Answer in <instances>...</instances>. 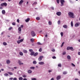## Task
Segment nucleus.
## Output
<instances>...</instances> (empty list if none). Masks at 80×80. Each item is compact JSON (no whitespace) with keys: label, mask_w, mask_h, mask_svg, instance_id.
Wrapping results in <instances>:
<instances>
[{"label":"nucleus","mask_w":80,"mask_h":80,"mask_svg":"<svg viewBox=\"0 0 80 80\" xmlns=\"http://www.w3.org/2000/svg\"><path fill=\"white\" fill-rule=\"evenodd\" d=\"M68 15L71 18H75V17H74V14L72 12H69Z\"/></svg>","instance_id":"obj_1"},{"label":"nucleus","mask_w":80,"mask_h":80,"mask_svg":"<svg viewBox=\"0 0 80 80\" xmlns=\"http://www.w3.org/2000/svg\"><path fill=\"white\" fill-rule=\"evenodd\" d=\"M60 2H61V6L62 7L64 5V3H65V1L64 0H60Z\"/></svg>","instance_id":"obj_2"},{"label":"nucleus","mask_w":80,"mask_h":80,"mask_svg":"<svg viewBox=\"0 0 80 80\" xmlns=\"http://www.w3.org/2000/svg\"><path fill=\"white\" fill-rule=\"evenodd\" d=\"M1 6H2V7H3V6L7 7V3L6 2L2 3L1 4Z\"/></svg>","instance_id":"obj_3"},{"label":"nucleus","mask_w":80,"mask_h":80,"mask_svg":"<svg viewBox=\"0 0 80 80\" xmlns=\"http://www.w3.org/2000/svg\"><path fill=\"white\" fill-rule=\"evenodd\" d=\"M31 34L32 37H35L36 36V34H35V32H34L33 31L31 32Z\"/></svg>","instance_id":"obj_4"},{"label":"nucleus","mask_w":80,"mask_h":80,"mask_svg":"<svg viewBox=\"0 0 80 80\" xmlns=\"http://www.w3.org/2000/svg\"><path fill=\"white\" fill-rule=\"evenodd\" d=\"M43 57H44L43 56H40L39 58H38V60L39 61H42V58H43Z\"/></svg>","instance_id":"obj_5"},{"label":"nucleus","mask_w":80,"mask_h":80,"mask_svg":"<svg viewBox=\"0 0 80 80\" xmlns=\"http://www.w3.org/2000/svg\"><path fill=\"white\" fill-rule=\"evenodd\" d=\"M73 47H68L67 48V50H73Z\"/></svg>","instance_id":"obj_6"},{"label":"nucleus","mask_w":80,"mask_h":80,"mask_svg":"<svg viewBox=\"0 0 80 80\" xmlns=\"http://www.w3.org/2000/svg\"><path fill=\"white\" fill-rule=\"evenodd\" d=\"M18 63L19 65H23V63L21 62V61H20V60H18Z\"/></svg>","instance_id":"obj_7"},{"label":"nucleus","mask_w":80,"mask_h":80,"mask_svg":"<svg viewBox=\"0 0 80 80\" xmlns=\"http://www.w3.org/2000/svg\"><path fill=\"white\" fill-rule=\"evenodd\" d=\"M56 15H58V16H60V15H61V12H57L56 13Z\"/></svg>","instance_id":"obj_8"},{"label":"nucleus","mask_w":80,"mask_h":80,"mask_svg":"<svg viewBox=\"0 0 80 80\" xmlns=\"http://www.w3.org/2000/svg\"><path fill=\"white\" fill-rule=\"evenodd\" d=\"M60 78H61V76H58L56 78L57 80H60Z\"/></svg>","instance_id":"obj_9"},{"label":"nucleus","mask_w":80,"mask_h":80,"mask_svg":"<svg viewBox=\"0 0 80 80\" xmlns=\"http://www.w3.org/2000/svg\"><path fill=\"white\" fill-rule=\"evenodd\" d=\"M18 75H22V72L21 71H19L18 72Z\"/></svg>","instance_id":"obj_10"},{"label":"nucleus","mask_w":80,"mask_h":80,"mask_svg":"<svg viewBox=\"0 0 80 80\" xmlns=\"http://www.w3.org/2000/svg\"><path fill=\"white\" fill-rule=\"evenodd\" d=\"M38 63L39 65H44V64H45V63H44V62H39Z\"/></svg>","instance_id":"obj_11"},{"label":"nucleus","mask_w":80,"mask_h":80,"mask_svg":"<svg viewBox=\"0 0 80 80\" xmlns=\"http://www.w3.org/2000/svg\"><path fill=\"white\" fill-rule=\"evenodd\" d=\"M67 58L69 60L71 59V57L70 56V55H68L67 56Z\"/></svg>","instance_id":"obj_12"},{"label":"nucleus","mask_w":80,"mask_h":80,"mask_svg":"<svg viewBox=\"0 0 80 80\" xmlns=\"http://www.w3.org/2000/svg\"><path fill=\"white\" fill-rule=\"evenodd\" d=\"M7 64H9L10 63V61L9 60H7L6 61Z\"/></svg>","instance_id":"obj_13"},{"label":"nucleus","mask_w":80,"mask_h":80,"mask_svg":"<svg viewBox=\"0 0 80 80\" xmlns=\"http://www.w3.org/2000/svg\"><path fill=\"white\" fill-rule=\"evenodd\" d=\"M23 2V0H21L19 2V4L20 5H21V4H22V3Z\"/></svg>","instance_id":"obj_14"},{"label":"nucleus","mask_w":80,"mask_h":80,"mask_svg":"<svg viewBox=\"0 0 80 80\" xmlns=\"http://www.w3.org/2000/svg\"><path fill=\"white\" fill-rule=\"evenodd\" d=\"M38 52H36L35 54H34L33 56L34 57H36L37 55H38Z\"/></svg>","instance_id":"obj_15"},{"label":"nucleus","mask_w":80,"mask_h":80,"mask_svg":"<svg viewBox=\"0 0 80 80\" xmlns=\"http://www.w3.org/2000/svg\"><path fill=\"white\" fill-rule=\"evenodd\" d=\"M2 13L3 15L5 13V10H2Z\"/></svg>","instance_id":"obj_16"},{"label":"nucleus","mask_w":80,"mask_h":80,"mask_svg":"<svg viewBox=\"0 0 80 80\" xmlns=\"http://www.w3.org/2000/svg\"><path fill=\"white\" fill-rule=\"evenodd\" d=\"M28 73H32V71L31 70H28Z\"/></svg>","instance_id":"obj_17"},{"label":"nucleus","mask_w":80,"mask_h":80,"mask_svg":"<svg viewBox=\"0 0 80 80\" xmlns=\"http://www.w3.org/2000/svg\"><path fill=\"white\" fill-rule=\"evenodd\" d=\"M29 21H30L29 18H28L27 19L25 20V22H28Z\"/></svg>","instance_id":"obj_18"},{"label":"nucleus","mask_w":80,"mask_h":80,"mask_svg":"<svg viewBox=\"0 0 80 80\" xmlns=\"http://www.w3.org/2000/svg\"><path fill=\"white\" fill-rule=\"evenodd\" d=\"M63 27L64 28H67V27H68V26L67 25H64L63 26Z\"/></svg>","instance_id":"obj_19"},{"label":"nucleus","mask_w":80,"mask_h":80,"mask_svg":"<svg viewBox=\"0 0 80 80\" xmlns=\"http://www.w3.org/2000/svg\"><path fill=\"white\" fill-rule=\"evenodd\" d=\"M34 53H35V52H32L31 53L30 55H34Z\"/></svg>","instance_id":"obj_20"},{"label":"nucleus","mask_w":80,"mask_h":80,"mask_svg":"<svg viewBox=\"0 0 80 80\" xmlns=\"http://www.w3.org/2000/svg\"><path fill=\"white\" fill-rule=\"evenodd\" d=\"M71 27H73V22L72 21L71 23Z\"/></svg>","instance_id":"obj_21"},{"label":"nucleus","mask_w":80,"mask_h":80,"mask_svg":"<svg viewBox=\"0 0 80 80\" xmlns=\"http://www.w3.org/2000/svg\"><path fill=\"white\" fill-rule=\"evenodd\" d=\"M19 55H20L21 56H22V55H23V54L22 52H19Z\"/></svg>","instance_id":"obj_22"},{"label":"nucleus","mask_w":80,"mask_h":80,"mask_svg":"<svg viewBox=\"0 0 80 80\" xmlns=\"http://www.w3.org/2000/svg\"><path fill=\"white\" fill-rule=\"evenodd\" d=\"M18 30L19 31V32H21L22 31V29H21V28H18Z\"/></svg>","instance_id":"obj_23"},{"label":"nucleus","mask_w":80,"mask_h":80,"mask_svg":"<svg viewBox=\"0 0 80 80\" xmlns=\"http://www.w3.org/2000/svg\"><path fill=\"white\" fill-rule=\"evenodd\" d=\"M79 25L78 24V23H76L75 25V26L76 27H78V26Z\"/></svg>","instance_id":"obj_24"},{"label":"nucleus","mask_w":80,"mask_h":80,"mask_svg":"<svg viewBox=\"0 0 80 80\" xmlns=\"http://www.w3.org/2000/svg\"><path fill=\"white\" fill-rule=\"evenodd\" d=\"M63 73L64 75H66V74H67V72L66 71H64L63 72Z\"/></svg>","instance_id":"obj_25"},{"label":"nucleus","mask_w":80,"mask_h":80,"mask_svg":"<svg viewBox=\"0 0 80 80\" xmlns=\"http://www.w3.org/2000/svg\"><path fill=\"white\" fill-rule=\"evenodd\" d=\"M23 52H24V53H27L28 51H27L25 50H23Z\"/></svg>","instance_id":"obj_26"},{"label":"nucleus","mask_w":80,"mask_h":80,"mask_svg":"<svg viewBox=\"0 0 80 80\" xmlns=\"http://www.w3.org/2000/svg\"><path fill=\"white\" fill-rule=\"evenodd\" d=\"M8 73L9 75H13V74L11 72H8Z\"/></svg>","instance_id":"obj_27"},{"label":"nucleus","mask_w":80,"mask_h":80,"mask_svg":"<svg viewBox=\"0 0 80 80\" xmlns=\"http://www.w3.org/2000/svg\"><path fill=\"white\" fill-rule=\"evenodd\" d=\"M19 80H23V78L22 77H19Z\"/></svg>","instance_id":"obj_28"},{"label":"nucleus","mask_w":80,"mask_h":80,"mask_svg":"<svg viewBox=\"0 0 80 80\" xmlns=\"http://www.w3.org/2000/svg\"><path fill=\"white\" fill-rule=\"evenodd\" d=\"M33 64H37V61H34L33 62Z\"/></svg>","instance_id":"obj_29"},{"label":"nucleus","mask_w":80,"mask_h":80,"mask_svg":"<svg viewBox=\"0 0 80 80\" xmlns=\"http://www.w3.org/2000/svg\"><path fill=\"white\" fill-rule=\"evenodd\" d=\"M4 75L5 77H7L8 76V73H5V74H4Z\"/></svg>","instance_id":"obj_30"},{"label":"nucleus","mask_w":80,"mask_h":80,"mask_svg":"<svg viewBox=\"0 0 80 80\" xmlns=\"http://www.w3.org/2000/svg\"><path fill=\"white\" fill-rule=\"evenodd\" d=\"M3 45H7V43L5 42H3Z\"/></svg>","instance_id":"obj_31"},{"label":"nucleus","mask_w":80,"mask_h":80,"mask_svg":"<svg viewBox=\"0 0 80 80\" xmlns=\"http://www.w3.org/2000/svg\"><path fill=\"white\" fill-rule=\"evenodd\" d=\"M33 41H34V39H33V38H32L31 39V42H33Z\"/></svg>","instance_id":"obj_32"},{"label":"nucleus","mask_w":80,"mask_h":80,"mask_svg":"<svg viewBox=\"0 0 80 80\" xmlns=\"http://www.w3.org/2000/svg\"><path fill=\"white\" fill-rule=\"evenodd\" d=\"M64 43H65V42H63L62 43V45L61 46V47H62L63 46V44H64Z\"/></svg>","instance_id":"obj_33"},{"label":"nucleus","mask_w":80,"mask_h":80,"mask_svg":"<svg viewBox=\"0 0 80 80\" xmlns=\"http://www.w3.org/2000/svg\"><path fill=\"white\" fill-rule=\"evenodd\" d=\"M58 66L59 67H62V65L61 64H59L58 65Z\"/></svg>","instance_id":"obj_34"},{"label":"nucleus","mask_w":80,"mask_h":80,"mask_svg":"<svg viewBox=\"0 0 80 80\" xmlns=\"http://www.w3.org/2000/svg\"><path fill=\"white\" fill-rule=\"evenodd\" d=\"M48 24L50 25H52V22L50 21H49L48 22Z\"/></svg>","instance_id":"obj_35"},{"label":"nucleus","mask_w":80,"mask_h":80,"mask_svg":"<svg viewBox=\"0 0 80 80\" xmlns=\"http://www.w3.org/2000/svg\"><path fill=\"white\" fill-rule=\"evenodd\" d=\"M30 68L31 69H35V68L34 67H31Z\"/></svg>","instance_id":"obj_36"},{"label":"nucleus","mask_w":80,"mask_h":80,"mask_svg":"<svg viewBox=\"0 0 80 80\" xmlns=\"http://www.w3.org/2000/svg\"><path fill=\"white\" fill-rule=\"evenodd\" d=\"M66 54V52H64L62 53V55H64Z\"/></svg>","instance_id":"obj_37"},{"label":"nucleus","mask_w":80,"mask_h":80,"mask_svg":"<svg viewBox=\"0 0 80 80\" xmlns=\"http://www.w3.org/2000/svg\"><path fill=\"white\" fill-rule=\"evenodd\" d=\"M31 80H37V78H32Z\"/></svg>","instance_id":"obj_38"},{"label":"nucleus","mask_w":80,"mask_h":80,"mask_svg":"<svg viewBox=\"0 0 80 80\" xmlns=\"http://www.w3.org/2000/svg\"><path fill=\"white\" fill-rule=\"evenodd\" d=\"M71 65L72 66H73V67H75V64H74L73 63H71Z\"/></svg>","instance_id":"obj_39"},{"label":"nucleus","mask_w":80,"mask_h":80,"mask_svg":"<svg viewBox=\"0 0 80 80\" xmlns=\"http://www.w3.org/2000/svg\"><path fill=\"white\" fill-rule=\"evenodd\" d=\"M36 19L37 20H40V18H39V17H37V18H36Z\"/></svg>","instance_id":"obj_40"},{"label":"nucleus","mask_w":80,"mask_h":80,"mask_svg":"<svg viewBox=\"0 0 80 80\" xmlns=\"http://www.w3.org/2000/svg\"><path fill=\"white\" fill-rule=\"evenodd\" d=\"M57 3H58V4H59V2H60V0H57Z\"/></svg>","instance_id":"obj_41"},{"label":"nucleus","mask_w":80,"mask_h":80,"mask_svg":"<svg viewBox=\"0 0 80 80\" xmlns=\"http://www.w3.org/2000/svg\"><path fill=\"white\" fill-rule=\"evenodd\" d=\"M12 28V27H11L8 28V30H11Z\"/></svg>","instance_id":"obj_42"},{"label":"nucleus","mask_w":80,"mask_h":80,"mask_svg":"<svg viewBox=\"0 0 80 80\" xmlns=\"http://www.w3.org/2000/svg\"><path fill=\"white\" fill-rule=\"evenodd\" d=\"M20 42H22L23 41V39H21L19 40Z\"/></svg>","instance_id":"obj_43"},{"label":"nucleus","mask_w":80,"mask_h":80,"mask_svg":"<svg viewBox=\"0 0 80 80\" xmlns=\"http://www.w3.org/2000/svg\"><path fill=\"white\" fill-rule=\"evenodd\" d=\"M58 25H59V24H60V20L58 21Z\"/></svg>","instance_id":"obj_44"},{"label":"nucleus","mask_w":80,"mask_h":80,"mask_svg":"<svg viewBox=\"0 0 80 80\" xmlns=\"http://www.w3.org/2000/svg\"><path fill=\"white\" fill-rule=\"evenodd\" d=\"M22 77L24 78H26V77H27V75H22Z\"/></svg>","instance_id":"obj_45"},{"label":"nucleus","mask_w":80,"mask_h":80,"mask_svg":"<svg viewBox=\"0 0 80 80\" xmlns=\"http://www.w3.org/2000/svg\"><path fill=\"white\" fill-rule=\"evenodd\" d=\"M63 32H61L60 34L61 35V37H63Z\"/></svg>","instance_id":"obj_46"},{"label":"nucleus","mask_w":80,"mask_h":80,"mask_svg":"<svg viewBox=\"0 0 80 80\" xmlns=\"http://www.w3.org/2000/svg\"><path fill=\"white\" fill-rule=\"evenodd\" d=\"M39 52H42V48H40L39 50Z\"/></svg>","instance_id":"obj_47"},{"label":"nucleus","mask_w":80,"mask_h":80,"mask_svg":"<svg viewBox=\"0 0 80 80\" xmlns=\"http://www.w3.org/2000/svg\"><path fill=\"white\" fill-rule=\"evenodd\" d=\"M17 42L18 44H19V43H21V42H20V40L18 41Z\"/></svg>","instance_id":"obj_48"},{"label":"nucleus","mask_w":80,"mask_h":80,"mask_svg":"<svg viewBox=\"0 0 80 80\" xmlns=\"http://www.w3.org/2000/svg\"><path fill=\"white\" fill-rule=\"evenodd\" d=\"M52 52H54L55 51V49H53L52 50Z\"/></svg>","instance_id":"obj_49"},{"label":"nucleus","mask_w":80,"mask_h":80,"mask_svg":"<svg viewBox=\"0 0 80 80\" xmlns=\"http://www.w3.org/2000/svg\"><path fill=\"white\" fill-rule=\"evenodd\" d=\"M29 50L30 52H33V50L32 49H29Z\"/></svg>","instance_id":"obj_50"},{"label":"nucleus","mask_w":80,"mask_h":80,"mask_svg":"<svg viewBox=\"0 0 80 80\" xmlns=\"http://www.w3.org/2000/svg\"><path fill=\"white\" fill-rule=\"evenodd\" d=\"M37 3V2H34L32 5H36Z\"/></svg>","instance_id":"obj_51"},{"label":"nucleus","mask_w":80,"mask_h":80,"mask_svg":"<svg viewBox=\"0 0 80 80\" xmlns=\"http://www.w3.org/2000/svg\"><path fill=\"white\" fill-rule=\"evenodd\" d=\"M52 72V70H49L48 72L49 73H50V72Z\"/></svg>","instance_id":"obj_52"},{"label":"nucleus","mask_w":80,"mask_h":80,"mask_svg":"<svg viewBox=\"0 0 80 80\" xmlns=\"http://www.w3.org/2000/svg\"><path fill=\"white\" fill-rule=\"evenodd\" d=\"M13 78H9V80H13Z\"/></svg>","instance_id":"obj_53"},{"label":"nucleus","mask_w":80,"mask_h":80,"mask_svg":"<svg viewBox=\"0 0 80 80\" xmlns=\"http://www.w3.org/2000/svg\"><path fill=\"white\" fill-rule=\"evenodd\" d=\"M38 45H42V44L41 43H40V42H38Z\"/></svg>","instance_id":"obj_54"},{"label":"nucleus","mask_w":80,"mask_h":80,"mask_svg":"<svg viewBox=\"0 0 80 80\" xmlns=\"http://www.w3.org/2000/svg\"><path fill=\"white\" fill-rule=\"evenodd\" d=\"M51 9H52V10H54V8L53 7H51Z\"/></svg>","instance_id":"obj_55"},{"label":"nucleus","mask_w":80,"mask_h":80,"mask_svg":"<svg viewBox=\"0 0 80 80\" xmlns=\"http://www.w3.org/2000/svg\"><path fill=\"white\" fill-rule=\"evenodd\" d=\"M4 33H5V32H4V31L2 32L1 33V35H3V34Z\"/></svg>","instance_id":"obj_56"},{"label":"nucleus","mask_w":80,"mask_h":80,"mask_svg":"<svg viewBox=\"0 0 80 80\" xmlns=\"http://www.w3.org/2000/svg\"><path fill=\"white\" fill-rule=\"evenodd\" d=\"M12 25H15V22H13L12 23Z\"/></svg>","instance_id":"obj_57"},{"label":"nucleus","mask_w":80,"mask_h":80,"mask_svg":"<svg viewBox=\"0 0 80 80\" xmlns=\"http://www.w3.org/2000/svg\"><path fill=\"white\" fill-rule=\"evenodd\" d=\"M52 58H53V59H55V58H56V57H55V56H54Z\"/></svg>","instance_id":"obj_58"},{"label":"nucleus","mask_w":80,"mask_h":80,"mask_svg":"<svg viewBox=\"0 0 80 80\" xmlns=\"http://www.w3.org/2000/svg\"><path fill=\"white\" fill-rule=\"evenodd\" d=\"M13 80H17V78H14L13 79Z\"/></svg>","instance_id":"obj_59"},{"label":"nucleus","mask_w":80,"mask_h":80,"mask_svg":"<svg viewBox=\"0 0 80 80\" xmlns=\"http://www.w3.org/2000/svg\"><path fill=\"white\" fill-rule=\"evenodd\" d=\"M17 22H18V23H19V22H20V20H19V19H18L17 20Z\"/></svg>","instance_id":"obj_60"},{"label":"nucleus","mask_w":80,"mask_h":80,"mask_svg":"<svg viewBox=\"0 0 80 80\" xmlns=\"http://www.w3.org/2000/svg\"><path fill=\"white\" fill-rule=\"evenodd\" d=\"M23 25H21L20 26V28H23Z\"/></svg>","instance_id":"obj_61"},{"label":"nucleus","mask_w":80,"mask_h":80,"mask_svg":"<svg viewBox=\"0 0 80 80\" xmlns=\"http://www.w3.org/2000/svg\"><path fill=\"white\" fill-rule=\"evenodd\" d=\"M23 80H27V79L26 78H24L23 79Z\"/></svg>","instance_id":"obj_62"},{"label":"nucleus","mask_w":80,"mask_h":80,"mask_svg":"<svg viewBox=\"0 0 80 80\" xmlns=\"http://www.w3.org/2000/svg\"><path fill=\"white\" fill-rule=\"evenodd\" d=\"M50 80H54V78H52Z\"/></svg>","instance_id":"obj_63"},{"label":"nucleus","mask_w":80,"mask_h":80,"mask_svg":"<svg viewBox=\"0 0 80 80\" xmlns=\"http://www.w3.org/2000/svg\"><path fill=\"white\" fill-rule=\"evenodd\" d=\"M78 55H80V52H78Z\"/></svg>","instance_id":"obj_64"}]
</instances>
